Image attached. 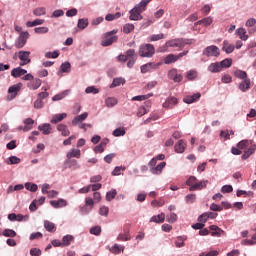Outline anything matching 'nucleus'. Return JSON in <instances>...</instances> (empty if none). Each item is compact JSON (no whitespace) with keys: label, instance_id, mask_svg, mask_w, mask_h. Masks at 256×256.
<instances>
[{"label":"nucleus","instance_id":"f257e3e1","mask_svg":"<svg viewBox=\"0 0 256 256\" xmlns=\"http://www.w3.org/2000/svg\"><path fill=\"white\" fill-rule=\"evenodd\" d=\"M147 9V2H140L136 6H134L130 11L129 19L130 21H141L143 19V11Z\"/></svg>","mask_w":256,"mask_h":256},{"label":"nucleus","instance_id":"f03ea898","mask_svg":"<svg viewBox=\"0 0 256 256\" xmlns=\"http://www.w3.org/2000/svg\"><path fill=\"white\" fill-rule=\"evenodd\" d=\"M137 53H135L134 49H129L126 51V54H120L118 56V61L120 63H125L128 61L127 65H135L137 62Z\"/></svg>","mask_w":256,"mask_h":256},{"label":"nucleus","instance_id":"7ed1b4c3","mask_svg":"<svg viewBox=\"0 0 256 256\" xmlns=\"http://www.w3.org/2000/svg\"><path fill=\"white\" fill-rule=\"evenodd\" d=\"M138 55L140 57L151 58L155 55V46L152 44H142L139 47Z\"/></svg>","mask_w":256,"mask_h":256},{"label":"nucleus","instance_id":"20e7f679","mask_svg":"<svg viewBox=\"0 0 256 256\" xmlns=\"http://www.w3.org/2000/svg\"><path fill=\"white\" fill-rule=\"evenodd\" d=\"M117 32L118 30H112L104 34L101 45L103 47H109V45H113V43H117V39H119V37H117Z\"/></svg>","mask_w":256,"mask_h":256},{"label":"nucleus","instance_id":"39448f33","mask_svg":"<svg viewBox=\"0 0 256 256\" xmlns=\"http://www.w3.org/2000/svg\"><path fill=\"white\" fill-rule=\"evenodd\" d=\"M93 207H95V201L91 197L85 198V205L79 207V211L81 215H89L91 211H93Z\"/></svg>","mask_w":256,"mask_h":256},{"label":"nucleus","instance_id":"423d86ee","mask_svg":"<svg viewBox=\"0 0 256 256\" xmlns=\"http://www.w3.org/2000/svg\"><path fill=\"white\" fill-rule=\"evenodd\" d=\"M42 90L44 92L38 93L37 99L34 102V109H43V107H45V102H43V100L49 97V93L47 92V88H42Z\"/></svg>","mask_w":256,"mask_h":256},{"label":"nucleus","instance_id":"0eeeda50","mask_svg":"<svg viewBox=\"0 0 256 256\" xmlns=\"http://www.w3.org/2000/svg\"><path fill=\"white\" fill-rule=\"evenodd\" d=\"M22 87H23V83L21 82L10 86L8 88V101H13V99L17 97V93L21 91Z\"/></svg>","mask_w":256,"mask_h":256},{"label":"nucleus","instance_id":"6e6552de","mask_svg":"<svg viewBox=\"0 0 256 256\" xmlns=\"http://www.w3.org/2000/svg\"><path fill=\"white\" fill-rule=\"evenodd\" d=\"M203 55L206 57H219V55H221V51L219 50V47L211 45L204 49Z\"/></svg>","mask_w":256,"mask_h":256},{"label":"nucleus","instance_id":"1a4fd4ad","mask_svg":"<svg viewBox=\"0 0 256 256\" xmlns=\"http://www.w3.org/2000/svg\"><path fill=\"white\" fill-rule=\"evenodd\" d=\"M64 169H81V165L77 161V159L67 158L63 163Z\"/></svg>","mask_w":256,"mask_h":256},{"label":"nucleus","instance_id":"9d476101","mask_svg":"<svg viewBox=\"0 0 256 256\" xmlns=\"http://www.w3.org/2000/svg\"><path fill=\"white\" fill-rule=\"evenodd\" d=\"M27 39H29V32H21L16 43L15 47L17 49H22V47H25V44L27 43Z\"/></svg>","mask_w":256,"mask_h":256},{"label":"nucleus","instance_id":"9b49d317","mask_svg":"<svg viewBox=\"0 0 256 256\" xmlns=\"http://www.w3.org/2000/svg\"><path fill=\"white\" fill-rule=\"evenodd\" d=\"M42 84H43V81L40 78L34 77L31 80V82L26 83V87L30 91H37V89H39V87H41Z\"/></svg>","mask_w":256,"mask_h":256},{"label":"nucleus","instance_id":"f8f14e48","mask_svg":"<svg viewBox=\"0 0 256 256\" xmlns=\"http://www.w3.org/2000/svg\"><path fill=\"white\" fill-rule=\"evenodd\" d=\"M177 103H179V101L177 100L176 97L170 96L168 97L165 102L162 104V107L164 109H173V107H175V105H177Z\"/></svg>","mask_w":256,"mask_h":256},{"label":"nucleus","instance_id":"ddd939ff","mask_svg":"<svg viewBox=\"0 0 256 256\" xmlns=\"http://www.w3.org/2000/svg\"><path fill=\"white\" fill-rule=\"evenodd\" d=\"M168 78L174 81V83H181L183 81V75L178 74L176 69L168 72Z\"/></svg>","mask_w":256,"mask_h":256},{"label":"nucleus","instance_id":"4468645a","mask_svg":"<svg viewBox=\"0 0 256 256\" xmlns=\"http://www.w3.org/2000/svg\"><path fill=\"white\" fill-rule=\"evenodd\" d=\"M187 51L186 52H182L178 55H173V54H169L165 59H164V63H166V65H169L170 63H175V61H177L179 58L181 57H185V55H187Z\"/></svg>","mask_w":256,"mask_h":256},{"label":"nucleus","instance_id":"2eb2a0df","mask_svg":"<svg viewBox=\"0 0 256 256\" xmlns=\"http://www.w3.org/2000/svg\"><path fill=\"white\" fill-rule=\"evenodd\" d=\"M50 205L54 207V209H61L63 207H67V200L63 198H59L58 200H51Z\"/></svg>","mask_w":256,"mask_h":256},{"label":"nucleus","instance_id":"dca6fc26","mask_svg":"<svg viewBox=\"0 0 256 256\" xmlns=\"http://www.w3.org/2000/svg\"><path fill=\"white\" fill-rule=\"evenodd\" d=\"M209 229L212 237H221L223 233H225V231H223V229L219 228L217 225H210Z\"/></svg>","mask_w":256,"mask_h":256},{"label":"nucleus","instance_id":"f3484780","mask_svg":"<svg viewBox=\"0 0 256 256\" xmlns=\"http://www.w3.org/2000/svg\"><path fill=\"white\" fill-rule=\"evenodd\" d=\"M207 183H209V180L198 181L194 186L189 188V191H201V189H206Z\"/></svg>","mask_w":256,"mask_h":256},{"label":"nucleus","instance_id":"a211bd4d","mask_svg":"<svg viewBox=\"0 0 256 256\" xmlns=\"http://www.w3.org/2000/svg\"><path fill=\"white\" fill-rule=\"evenodd\" d=\"M197 99H201V93L197 92L193 95H188L183 98V102L186 103L187 105H191V103H195Z\"/></svg>","mask_w":256,"mask_h":256},{"label":"nucleus","instance_id":"6ab92c4d","mask_svg":"<svg viewBox=\"0 0 256 256\" xmlns=\"http://www.w3.org/2000/svg\"><path fill=\"white\" fill-rule=\"evenodd\" d=\"M166 47H178L181 49V47H185V42L183 39L170 40L166 42Z\"/></svg>","mask_w":256,"mask_h":256},{"label":"nucleus","instance_id":"aec40b11","mask_svg":"<svg viewBox=\"0 0 256 256\" xmlns=\"http://www.w3.org/2000/svg\"><path fill=\"white\" fill-rule=\"evenodd\" d=\"M186 147L185 140L181 139L174 145V151L175 153H185Z\"/></svg>","mask_w":256,"mask_h":256},{"label":"nucleus","instance_id":"412c9836","mask_svg":"<svg viewBox=\"0 0 256 256\" xmlns=\"http://www.w3.org/2000/svg\"><path fill=\"white\" fill-rule=\"evenodd\" d=\"M229 67H231V65H209L208 71H210V73H221L223 68L229 69Z\"/></svg>","mask_w":256,"mask_h":256},{"label":"nucleus","instance_id":"4be33fe9","mask_svg":"<svg viewBox=\"0 0 256 256\" xmlns=\"http://www.w3.org/2000/svg\"><path fill=\"white\" fill-rule=\"evenodd\" d=\"M11 75L14 79H18V77H22V75H27V70L21 67H16L12 69Z\"/></svg>","mask_w":256,"mask_h":256},{"label":"nucleus","instance_id":"5701e85b","mask_svg":"<svg viewBox=\"0 0 256 256\" xmlns=\"http://www.w3.org/2000/svg\"><path fill=\"white\" fill-rule=\"evenodd\" d=\"M87 117H89V113L84 112L76 117L73 118L72 120V125H79V123H83V121H85V119H87Z\"/></svg>","mask_w":256,"mask_h":256},{"label":"nucleus","instance_id":"b1692460","mask_svg":"<svg viewBox=\"0 0 256 256\" xmlns=\"http://www.w3.org/2000/svg\"><path fill=\"white\" fill-rule=\"evenodd\" d=\"M165 165H167L166 162L159 163L156 167L150 169V173H152V175H161L163 169H165Z\"/></svg>","mask_w":256,"mask_h":256},{"label":"nucleus","instance_id":"393cba45","mask_svg":"<svg viewBox=\"0 0 256 256\" xmlns=\"http://www.w3.org/2000/svg\"><path fill=\"white\" fill-rule=\"evenodd\" d=\"M30 52L27 51H20L19 52V59L22 61V65H28L31 63V59H29Z\"/></svg>","mask_w":256,"mask_h":256},{"label":"nucleus","instance_id":"a878e982","mask_svg":"<svg viewBox=\"0 0 256 256\" xmlns=\"http://www.w3.org/2000/svg\"><path fill=\"white\" fill-rule=\"evenodd\" d=\"M222 51L226 52L227 54L233 53V51H235V45L231 44L227 40H224L222 44Z\"/></svg>","mask_w":256,"mask_h":256},{"label":"nucleus","instance_id":"bb28decb","mask_svg":"<svg viewBox=\"0 0 256 256\" xmlns=\"http://www.w3.org/2000/svg\"><path fill=\"white\" fill-rule=\"evenodd\" d=\"M239 89L242 91V93H245L248 91V89H251V79L246 78L239 84Z\"/></svg>","mask_w":256,"mask_h":256},{"label":"nucleus","instance_id":"cd10ccee","mask_svg":"<svg viewBox=\"0 0 256 256\" xmlns=\"http://www.w3.org/2000/svg\"><path fill=\"white\" fill-rule=\"evenodd\" d=\"M72 157L81 159V150L72 148L69 152L66 153V159H72Z\"/></svg>","mask_w":256,"mask_h":256},{"label":"nucleus","instance_id":"c85d7f7f","mask_svg":"<svg viewBox=\"0 0 256 256\" xmlns=\"http://www.w3.org/2000/svg\"><path fill=\"white\" fill-rule=\"evenodd\" d=\"M256 151V144L251 145L241 156V159L245 161L246 159H249L253 153Z\"/></svg>","mask_w":256,"mask_h":256},{"label":"nucleus","instance_id":"c756f323","mask_svg":"<svg viewBox=\"0 0 256 256\" xmlns=\"http://www.w3.org/2000/svg\"><path fill=\"white\" fill-rule=\"evenodd\" d=\"M57 131L61 133L62 137H69V135H71L69 128L65 124H59L57 126Z\"/></svg>","mask_w":256,"mask_h":256},{"label":"nucleus","instance_id":"7c9ffc66","mask_svg":"<svg viewBox=\"0 0 256 256\" xmlns=\"http://www.w3.org/2000/svg\"><path fill=\"white\" fill-rule=\"evenodd\" d=\"M65 117H67V113L56 114L52 117L50 123H52L53 125H57V123H61V121H63Z\"/></svg>","mask_w":256,"mask_h":256},{"label":"nucleus","instance_id":"2f4dec72","mask_svg":"<svg viewBox=\"0 0 256 256\" xmlns=\"http://www.w3.org/2000/svg\"><path fill=\"white\" fill-rule=\"evenodd\" d=\"M121 85H125V78L123 77L114 78L110 85V89H115V87H121Z\"/></svg>","mask_w":256,"mask_h":256},{"label":"nucleus","instance_id":"473e14b6","mask_svg":"<svg viewBox=\"0 0 256 256\" xmlns=\"http://www.w3.org/2000/svg\"><path fill=\"white\" fill-rule=\"evenodd\" d=\"M44 228L46 229V231H48V233H55V231H57V227L55 226V223L49 220L44 221Z\"/></svg>","mask_w":256,"mask_h":256},{"label":"nucleus","instance_id":"72a5a7b5","mask_svg":"<svg viewBox=\"0 0 256 256\" xmlns=\"http://www.w3.org/2000/svg\"><path fill=\"white\" fill-rule=\"evenodd\" d=\"M150 223H165V213L152 216L150 218Z\"/></svg>","mask_w":256,"mask_h":256},{"label":"nucleus","instance_id":"f704fd0d","mask_svg":"<svg viewBox=\"0 0 256 256\" xmlns=\"http://www.w3.org/2000/svg\"><path fill=\"white\" fill-rule=\"evenodd\" d=\"M38 130L42 131L44 135H51V124L44 123L38 126Z\"/></svg>","mask_w":256,"mask_h":256},{"label":"nucleus","instance_id":"c9c22d12","mask_svg":"<svg viewBox=\"0 0 256 256\" xmlns=\"http://www.w3.org/2000/svg\"><path fill=\"white\" fill-rule=\"evenodd\" d=\"M74 239H75V237H73V235H71V234H67V235L63 236V238H62L63 247H69V245H71V243H73Z\"/></svg>","mask_w":256,"mask_h":256},{"label":"nucleus","instance_id":"e433bc0d","mask_svg":"<svg viewBox=\"0 0 256 256\" xmlns=\"http://www.w3.org/2000/svg\"><path fill=\"white\" fill-rule=\"evenodd\" d=\"M71 93V90H64L63 92L56 94L52 97V101H61L62 99H65Z\"/></svg>","mask_w":256,"mask_h":256},{"label":"nucleus","instance_id":"4c0bfd02","mask_svg":"<svg viewBox=\"0 0 256 256\" xmlns=\"http://www.w3.org/2000/svg\"><path fill=\"white\" fill-rule=\"evenodd\" d=\"M213 23V18L211 16L203 18L195 23V25H203V27H209Z\"/></svg>","mask_w":256,"mask_h":256},{"label":"nucleus","instance_id":"58836bf2","mask_svg":"<svg viewBox=\"0 0 256 256\" xmlns=\"http://www.w3.org/2000/svg\"><path fill=\"white\" fill-rule=\"evenodd\" d=\"M121 251H125V246L119 245V244H114L110 248V252L113 253L114 255H119V253H121Z\"/></svg>","mask_w":256,"mask_h":256},{"label":"nucleus","instance_id":"ea45409f","mask_svg":"<svg viewBox=\"0 0 256 256\" xmlns=\"http://www.w3.org/2000/svg\"><path fill=\"white\" fill-rule=\"evenodd\" d=\"M63 73H71V65H61L57 71L58 77H63Z\"/></svg>","mask_w":256,"mask_h":256},{"label":"nucleus","instance_id":"a19ab883","mask_svg":"<svg viewBox=\"0 0 256 256\" xmlns=\"http://www.w3.org/2000/svg\"><path fill=\"white\" fill-rule=\"evenodd\" d=\"M118 103L119 101L115 97H108L105 99V105L108 108L115 107Z\"/></svg>","mask_w":256,"mask_h":256},{"label":"nucleus","instance_id":"79ce46f5","mask_svg":"<svg viewBox=\"0 0 256 256\" xmlns=\"http://www.w3.org/2000/svg\"><path fill=\"white\" fill-rule=\"evenodd\" d=\"M199 77V73L196 70H189L186 72V78L188 81H195Z\"/></svg>","mask_w":256,"mask_h":256},{"label":"nucleus","instance_id":"37998d69","mask_svg":"<svg viewBox=\"0 0 256 256\" xmlns=\"http://www.w3.org/2000/svg\"><path fill=\"white\" fill-rule=\"evenodd\" d=\"M24 187L27 191H31V193H35L37 192V189H39V186H37V184L31 182H26L24 184Z\"/></svg>","mask_w":256,"mask_h":256},{"label":"nucleus","instance_id":"c03bdc74","mask_svg":"<svg viewBox=\"0 0 256 256\" xmlns=\"http://www.w3.org/2000/svg\"><path fill=\"white\" fill-rule=\"evenodd\" d=\"M85 93L86 95H97L100 93L99 88L95 87V86H88L85 89Z\"/></svg>","mask_w":256,"mask_h":256},{"label":"nucleus","instance_id":"a18cd8bd","mask_svg":"<svg viewBox=\"0 0 256 256\" xmlns=\"http://www.w3.org/2000/svg\"><path fill=\"white\" fill-rule=\"evenodd\" d=\"M236 33L237 35H239L242 41H247V39H249V36L247 35V30H245L244 28H238Z\"/></svg>","mask_w":256,"mask_h":256},{"label":"nucleus","instance_id":"49530a36","mask_svg":"<svg viewBox=\"0 0 256 256\" xmlns=\"http://www.w3.org/2000/svg\"><path fill=\"white\" fill-rule=\"evenodd\" d=\"M45 13H47L45 7H38L33 10V15H35V17H41L42 15H45Z\"/></svg>","mask_w":256,"mask_h":256},{"label":"nucleus","instance_id":"de8ad7c7","mask_svg":"<svg viewBox=\"0 0 256 256\" xmlns=\"http://www.w3.org/2000/svg\"><path fill=\"white\" fill-rule=\"evenodd\" d=\"M122 16H123V14H121V12H117L115 14H107L105 16V19L107 21H115V19H121Z\"/></svg>","mask_w":256,"mask_h":256},{"label":"nucleus","instance_id":"09e8293b","mask_svg":"<svg viewBox=\"0 0 256 256\" xmlns=\"http://www.w3.org/2000/svg\"><path fill=\"white\" fill-rule=\"evenodd\" d=\"M2 235L4 237H10V238H13V237H17V232H15V230L13 229H4V231L2 232Z\"/></svg>","mask_w":256,"mask_h":256},{"label":"nucleus","instance_id":"8fccbe9b","mask_svg":"<svg viewBox=\"0 0 256 256\" xmlns=\"http://www.w3.org/2000/svg\"><path fill=\"white\" fill-rule=\"evenodd\" d=\"M43 23H45V20L43 19H36L34 21H28L26 23V27H37V25H43Z\"/></svg>","mask_w":256,"mask_h":256},{"label":"nucleus","instance_id":"3c124183","mask_svg":"<svg viewBox=\"0 0 256 256\" xmlns=\"http://www.w3.org/2000/svg\"><path fill=\"white\" fill-rule=\"evenodd\" d=\"M117 197V190L116 189H111L106 193V201H113Z\"/></svg>","mask_w":256,"mask_h":256},{"label":"nucleus","instance_id":"603ef678","mask_svg":"<svg viewBox=\"0 0 256 256\" xmlns=\"http://www.w3.org/2000/svg\"><path fill=\"white\" fill-rule=\"evenodd\" d=\"M132 31H135V25L127 23L123 26V33H125L126 35H129V33H131Z\"/></svg>","mask_w":256,"mask_h":256},{"label":"nucleus","instance_id":"864d4df0","mask_svg":"<svg viewBox=\"0 0 256 256\" xmlns=\"http://www.w3.org/2000/svg\"><path fill=\"white\" fill-rule=\"evenodd\" d=\"M185 241H187V237L179 236L178 241L175 242L176 247L178 249H181V247H185Z\"/></svg>","mask_w":256,"mask_h":256},{"label":"nucleus","instance_id":"5fc2aeb1","mask_svg":"<svg viewBox=\"0 0 256 256\" xmlns=\"http://www.w3.org/2000/svg\"><path fill=\"white\" fill-rule=\"evenodd\" d=\"M196 184H197V177L195 176H190L186 180V185L189 187V189H191V187H195Z\"/></svg>","mask_w":256,"mask_h":256},{"label":"nucleus","instance_id":"6e6d98bb","mask_svg":"<svg viewBox=\"0 0 256 256\" xmlns=\"http://www.w3.org/2000/svg\"><path fill=\"white\" fill-rule=\"evenodd\" d=\"M88 26L89 20L83 18L78 20V29H87Z\"/></svg>","mask_w":256,"mask_h":256},{"label":"nucleus","instance_id":"4d7b16f0","mask_svg":"<svg viewBox=\"0 0 256 256\" xmlns=\"http://www.w3.org/2000/svg\"><path fill=\"white\" fill-rule=\"evenodd\" d=\"M118 241H131V235L128 232L120 233L117 237Z\"/></svg>","mask_w":256,"mask_h":256},{"label":"nucleus","instance_id":"13d9d810","mask_svg":"<svg viewBox=\"0 0 256 256\" xmlns=\"http://www.w3.org/2000/svg\"><path fill=\"white\" fill-rule=\"evenodd\" d=\"M235 77H237L238 79H247V72L243 71V70H236L234 72Z\"/></svg>","mask_w":256,"mask_h":256},{"label":"nucleus","instance_id":"bf43d9fd","mask_svg":"<svg viewBox=\"0 0 256 256\" xmlns=\"http://www.w3.org/2000/svg\"><path fill=\"white\" fill-rule=\"evenodd\" d=\"M90 234L99 237V235H101V226H94L90 228Z\"/></svg>","mask_w":256,"mask_h":256},{"label":"nucleus","instance_id":"052dcab7","mask_svg":"<svg viewBox=\"0 0 256 256\" xmlns=\"http://www.w3.org/2000/svg\"><path fill=\"white\" fill-rule=\"evenodd\" d=\"M112 135L114 137H123L125 135V129L123 128H116L113 132Z\"/></svg>","mask_w":256,"mask_h":256},{"label":"nucleus","instance_id":"680f3d73","mask_svg":"<svg viewBox=\"0 0 256 256\" xmlns=\"http://www.w3.org/2000/svg\"><path fill=\"white\" fill-rule=\"evenodd\" d=\"M99 215H101V217H107L109 215V207L101 206L99 209Z\"/></svg>","mask_w":256,"mask_h":256},{"label":"nucleus","instance_id":"e2e57ef3","mask_svg":"<svg viewBox=\"0 0 256 256\" xmlns=\"http://www.w3.org/2000/svg\"><path fill=\"white\" fill-rule=\"evenodd\" d=\"M165 35L163 33L160 34H153L150 36L149 41H161V39H164Z\"/></svg>","mask_w":256,"mask_h":256},{"label":"nucleus","instance_id":"0e129e2a","mask_svg":"<svg viewBox=\"0 0 256 256\" xmlns=\"http://www.w3.org/2000/svg\"><path fill=\"white\" fill-rule=\"evenodd\" d=\"M166 221H168V223H175V221H177V215L171 212L166 216Z\"/></svg>","mask_w":256,"mask_h":256},{"label":"nucleus","instance_id":"69168bd1","mask_svg":"<svg viewBox=\"0 0 256 256\" xmlns=\"http://www.w3.org/2000/svg\"><path fill=\"white\" fill-rule=\"evenodd\" d=\"M197 196L195 194H188L185 196V202L188 204L193 203L194 201H196Z\"/></svg>","mask_w":256,"mask_h":256},{"label":"nucleus","instance_id":"338daca9","mask_svg":"<svg viewBox=\"0 0 256 256\" xmlns=\"http://www.w3.org/2000/svg\"><path fill=\"white\" fill-rule=\"evenodd\" d=\"M221 193H233V186L232 185L222 186Z\"/></svg>","mask_w":256,"mask_h":256},{"label":"nucleus","instance_id":"774afa93","mask_svg":"<svg viewBox=\"0 0 256 256\" xmlns=\"http://www.w3.org/2000/svg\"><path fill=\"white\" fill-rule=\"evenodd\" d=\"M31 256H41V249L39 248H32L30 249Z\"/></svg>","mask_w":256,"mask_h":256}]
</instances>
